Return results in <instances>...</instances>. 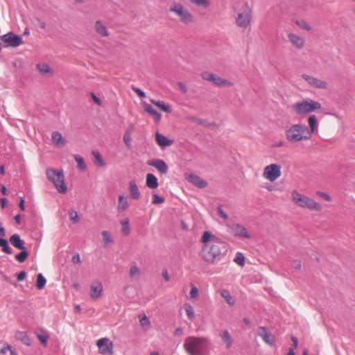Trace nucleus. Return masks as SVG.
Segmentation results:
<instances>
[{"instance_id": "680f3d73", "label": "nucleus", "mask_w": 355, "mask_h": 355, "mask_svg": "<svg viewBox=\"0 0 355 355\" xmlns=\"http://www.w3.org/2000/svg\"><path fill=\"white\" fill-rule=\"evenodd\" d=\"M192 120H193V121H194V122H197V123H198L199 124H201V125H205V126H207V121H205V120H202V119H198V118H196V117H193V118H192Z\"/></svg>"}, {"instance_id": "7ed1b4c3", "label": "nucleus", "mask_w": 355, "mask_h": 355, "mask_svg": "<svg viewBox=\"0 0 355 355\" xmlns=\"http://www.w3.org/2000/svg\"><path fill=\"white\" fill-rule=\"evenodd\" d=\"M234 10L236 24L241 28H246L250 24L252 17V8L249 3L244 1L242 4L234 3Z\"/></svg>"}, {"instance_id": "13d9d810", "label": "nucleus", "mask_w": 355, "mask_h": 355, "mask_svg": "<svg viewBox=\"0 0 355 355\" xmlns=\"http://www.w3.org/2000/svg\"><path fill=\"white\" fill-rule=\"evenodd\" d=\"M291 266L295 269L300 270L302 267L301 262L299 260H293Z\"/></svg>"}, {"instance_id": "0e129e2a", "label": "nucleus", "mask_w": 355, "mask_h": 355, "mask_svg": "<svg viewBox=\"0 0 355 355\" xmlns=\"http://www.w3.org/2000/svg\"><path fill=\"white\" fill-rule=\"evenodd\" d=\"M183 334V330L182 328L178 327L174 331V336H180Z\"/></svg>"}, {"instance_id": "1a4fd4ad", "label": "nucleus", "mask_w": 355, "mask_h": 355, "mask_svg": "<svg viewBox=\"0 0 355 355\" xmlns=\"http://www.w3.org/2000/svg\"><path fill=\"white\" fill-rule=\"evenodd\" d=\"M295 111L300 114H305L321 108V104L313 100H306L295 105Z\"/></svg>"}, {"instance_id": "39448f33", "label": "nucleus", "mask_w": 355, "mask_h": 355, "mask_svg": "<svg viewBox=\"0 0 355 355\" xmlns=\"http://www.w3.org/2000/svg\"><path fill=\"white\" fill-rule=\"evenodd\" d=\"M46 175L48 180L54 184L59 193H65L67 192V187L64 182V175L62 171L47 168Z\"/></svg>"}, {"instance_id": "3c124183", "label": "nucleus", "mask_w": 355, "mask_h": 355, "mask_svg": "<svg viewBox=\"0 0 355 355\" xmlns=\"http://www.w3.org/2000/svg\"><path fill=\"white\" fill-rule=\"evenodd\" d=\"M102 236L105 243H109L112 242L110 234L107 231H103Z\"/></svg>"}, {"instance_id": "69168bd1", "label": "nucleus", "mask_w": 355, "mask_h": 355, "mask_svg": "<svg viewBox=\"0 0 355 355\" xmlns=\"http://www.w3.org/2000/svg\"><path fill=\"white\" fill-rule=\"evenodd\" d=\"M162 276L166 282H168L170 280V276L167 272V270H164L162 271Z\"/></svg>"}, {"instance_id": "7c9ffc66", "label": "nucleus", "mask_w": 355, "mask_h": 355, "mask_svg": "<svg viewBox=\"0 0 355 355\" xmlns=\"http://www.w3.org/2000/svg\"><path fill=\"white\" fill-rule=\"evenodd\" d=\"M52 141L55 145H61L64 146L65 145V140L62 136V134L58 132L55 131L52 133Z\"/></svg>"}, {"instance_id": "603ef678", "label": "nucleus", "mask_w": 355, "mask_h": 355, "mask_svg": "<svg viewBox=\"0 0 355 355\" xmlns=\"http://www.w3.org/2000/svg\"><path fill=\"white\" fill-rule=\"evenodd\" d=\"M130 141H131L130 134L128 132H125L123 135V142L128 148H130Z\"/></svg>"}, {"instance_id": "4d7b16f0", "label": "nucleus", "mask_w": 355, "mask_h": 355, "mask_svg": "<svg viewBox=\"0 0 355 355\" xmlns=\"http://www.w3.org/2000/svg\"><path fill=\"white\" fill-rule=\"evenodd\" d=\"M317 194L319 196H320V197L323 198L324 199H325L327 201L330 202L331 200V196L329 194H327V193H324V192H322V191H318Z\"/></svg>"}, {"instance_id": "9b49d317", "label": "nucleus", "mask_w": 355, "mask_h": 355, "mask_svg": "<svg viewBox=\"0 0 355 355\" xmlns=\"http://www.w3.org/2000/svg\"><path fill=\"white\" fill-rule=\"evenodd\" d=\"M287 37L289 43L295 49L300 51L304 48L306 41L304 37L293 32H288Z\"/></svg>"}, {"instance_id": "6e6d98bb", "label": "nucleus", "mask_w": 355, "mask_h": 355, "mask_svg": "<svg viewBox=\"0 0 355 355\" xmlns=\"http://www.w3.org/2000/svg\"><path fill=\"white\" fill-rule=\"evenodd\" d=\"M90 96L96 104H97L98 105H101V100L100 99L99 97H98L94 92H91Z\"/></svg>"}, {"instance_id": "2f4dec72", "label": "nucleus", "mask_w": 355, "mask_h": 355, "mask_svg": "<svg viewBox=\"0 0 355 355\" xmlns=\"http://www.w3.org/2000/svg\"><path fill=\"white\" fill-rule=\"evenodd\" d=\"M214 239H219L218 238H216L214 234H212L210 232H205L203 233V235L201 238V241L204 243V245L206 244H211L213 240Z\"/></svg>"}, {"instance_id": "a18cd8bd", "label": "nucleus", "mask_w": 355, "mask_h": 355, "mask_svg": "<svg viewBox=\"0 0 355 355\" xmlns=\"http://www.w3.org/2000/svg\"><path fill=\"white\" fill-rule=\"evenodd\" d=\"M121 225L122 226V232L125 236H128L130 234V229L129 220L126 218L124 220L121 221Z\"/></svg>"}, {"instance_id": "4be33fe9", "label": "nucleus", "mask_w": 355, "mask_h": 355, "mask_svg": "<svg viewBox=\"0 0 355 355\" xmlns=\"http://www.w3.org/2000/svg\"><path fill=\"white\" fill-rule=\"evenodd\" d=\"M155 140L157 144L162 148L169 146L173 144L172 140L159 132L155 134Z\"/></svg>"}, {"instance_id": "cd10ccee", "label": "nucleus", "mask_w": 355, "mask_h": 355, "mask_svg": "<svg viewBox=\"0 0 355 355\" xmlns=\"http://www.w3.org/2000/svg\"><path fill=\"white\" fill-rule=\"evenodd\" d=\"M146 186L150 189H156L158 187L157 178L152 173L146 175Z\"/></svg>"}, {"instance_id": "0eeeda50", "label": "nucleus", "mask_w": 355, "mask_h": 355, "mask_svg": "<svg viewBox=\"0 0 355 355\" xmlns=\"http://www.w3.org/2000/svg\"><path fill=\"white\" fill-rule=\"evenodd\" d=\"M293 200L298 206L307 208L310 210L321 211L322 206L320 204L315 202L314 200L309 198L307 196L299 193L297 191H293L292 193Z\"/></svg>"}, {"instance_id": "ea45409f", "label": "nucleus", "mask_w": 355, "mask_h": 355, "mask_svg": "<svg viewBox=\"0 0 355 355\" xmlns=\"http://www.w3.org/2000/svg\"><path fill=\"white\" fill-rule=\"evenodd\" d=\"M92 154L94 157L95 159V163L98 166L101 167H103L105 166V163L100 154V153L98 150H92Z\"/></svg>"}, {"instance_id": "bb28decb", "label": "nucleus", "mask_w": 355, "mask_h": 355, "mask_svg": "<svg viewBox=\"0 0 355 355\" xmlns=\"http://www.w3.org/2000/svg\"><path fill=\"white\" fill-rule=\"evenodd\" d=\"M36 336L43 345H47L49 335L46 331L43 329H39L36 331Z\"/></svg>"}, {"instance_id": "49530a36", "label": "nucleus", "mask_w": 355, "mask_h": 355, "mask_svg": "<svg viewBox=\"0 0 355 355\" xmlns=\"http://www.w3.org/2000/svg\"><path fill=\"white\" fill-rule=\"evenodd\" d=\"M184 310L188 316V318L190 320H193L195 318V313L193 306L191 304H185Z\"/></svg>"}, {"instance_id": "864d4df0", "label": "nucleus", "mask_w": 355, "mask_h": 355, "mask_svg": "<svg viewBox=\"0 0 355 355\" xmlns=\"http://www.w3.org/2000/svg\"><path fill=\"white\" fill-rule=\"evenodd\" d=\"M198 293H199V291H198V288L192 284V288L190 291V297L191 299L196 298L198 296Z\"/></svg>"}, {"instance_id": "c03bdc74", "label": "nucleus", "mask_w": 355, "mask_h": 355, "mask_svg": "<svg viewBox=\"0 0 355 355\" xmlns=\"http://www.w3.org/2000/svg\"><path fill=\"white\" fill-rule=\"evenodd\" d=\"M73 157L76 162H77L78 168L81 171H85L87 168V166L84 159L79 155H75Z\"/></svg>"}, {"instance_id": "423d86ee", "label": "nucleus", "mask_w": 355, "mask_h": 355, "mask_svg": "<svg viewBox=\"0 0 355 355\" xmlns=\"http://www.w3.org/2000/svg\"><path fill=\"white\" fill-rule=\"evenodd\" d=\"M169 11L174 13L178 17L179 21L184 24H190L194 21L193 15L180 3H173L170 6Z\"/></svg>"}, {"instance_id": "4468645a", "label": "nucleus", "mask_w": 355, "mask_h": 355, "mask_svg": "<svg viewBox=\"0 0 355 355\" xmlns=\"http://www.w3.org/2000/svg\"><path fill=\"white\" fill-rule=\"evenodd\" d=\"M103 284L100 281L96 280L91 284L89 296L92 300L100 299L103 295Z\"/></svg>"}, {"instance_id": "20e7f679", "label": "nucleus", "mask_w": 355, "mask_h": 355, "mask_svg": "<svg viewBox=\"0 0 355 355\" xmlns=\"http://www.w3.org/2000/svg\"><path fill=\"white\" fill-rule=\"evenodd\" d=\"M308 133V127L303 124H295L286 130V137L290 142H299L308 140L311 135Z\"/></svg>"}, {"instance_id": "e433bc0d", "label": "nucleus", "mask_w": 355, "mask_h": 355, "mask_svg": "<svg viewBox=\"0 0 355 355\" xmlns=\"http://www.w3.org/2000/svg\"><path fill=\"white\" fill-rule=\"evenodd\" d=\"M0 355H17L15 349L9 344L2 347L0 350Z\"/></svg>"}, {"instance_id": "f03ea898", "label": "nucleus", "mask_w": 355, "mask_h": 355, "mask_svg": "<svg viewBox=\"0 0 355 355\" xmlns=\"http://www.w3.org/2000/svg\"><path fill=\"white\" fill-rule=\"evenodd\" d=\"M210 340L205 337H187L184 343V348L189 355H208Z\"/></svg>"}, {"instance_id": "2eb2a0df", "label": "nucleus", "mask_w": 355, "mask_h": 355, "mask_svg": "<svg viewBox=\"0 0 355 355\" xmlns=\"http://www.w3.org/2000/svg\"><path fill=\"white\" fill-rule=\"evenodd\" d=\"M302 77L310 87L316 88H326L328 86L327 82L318 78L307 74H303Z\"/></svg>"}, {"instance_id": "052dcab7", "label": "nucleus", "mask_w": 355, "mask_h": 355, "mask_svg": "<svg viewBox=\"0 0 355 355\" xmlns=\"http://www.w3.org/2000/svg\"><path fill=\"white\" fill-rule=\"evenodd\" d=\"M71 261L73 263H80V254L78 253L75 254L72 257Z\"/></svg>"}, {"instance_id": "72a5a7b5", "label": "nucleus", "mask_w": 355, "mask_h": 355, "mask_svg": "<svg viewBox=\"0 0 355 355\" xmlns=\"http://www.w3.org/2000/svg\"><path fill=\"white\" fill-rule=\"evenodd\" d=\"M189 2L196 5L198 7L207 9L211 6L210 0H189Z\"/></svg>"}, {"instance_id": "79ce46f5", "label": "nucleus", "mask_w": 355, "mask_h": 355, "mask_svg": "<svg viewBox=\"0 0 355 355\" xmlns=\"http://www.w3.org/2000/svg\"><path fill=\"white\" fill-rule=\"evenodd\" d=\"M220 295L225 299L227 304H229L231 306H233L234 304V301L232 299V297L230 295L229 291L223 289L220 291Z\"/></svg>"}, {"instance_id": "6ab92c4d", "label": "nucleus", "mask_w": 355, "mask_h": 355, "mask_svg": "<svg viewBox=\"0 0 355 355\" xmlns=\"http://www.w3.org/2000/svg\"><path fill=\"white\" fill-rule=\"evenodd\" d=\"M94 29L95 33L100 37H106L110 35V32L107 26L100 20L95 21L94 24Z\"/></svg>"}, {"instance_id": "aec40b11", "label": "nucleus", "mask_w": 355, "mask_h": 355, "mask_svg": "<svg viewBox=\"0 0 355 355\" xmlns=\"http://www.w3.org/2000/svg\"><path fill=\"white\" fill-rule=\"evenodd\" d=\"M128 189L131 198L139 200L141 197V193L139 191L137 184L135 180H130L128 183Z\"/></svg>"}, {"instance_id": "338daca9", "label": "nucleus", "mask_w": 355, "mask_h": 355, "mask_svg": "<svg viewBox=\"0 0 355 355\" xmlns=\"http://www.w3.org/2000/svg\"><path fill=\"white\" fill-rule=\"evenodd\" d=\"M24 202H25V201H24V198H20V201H19V208H20V209H21V211H24V210H25V205H24Z\"/></svg>"}, {"instance_id": "f8f14e48", "label": "nucleus", "mask_w": 355, "mask_h": 355, "mask_svg": "<svg viewBox=\"0 0 355 355\" xmlns=\"http://www.w3.org/2000/svg\"><path fill=\"white\" fill-rule=\"evenodd\" d=\"M99 352L102 354L112 355L113 352V343L107 338H103L99 339L96 343Z\"/></svg>"}, {"instance_id": "58836bf2", "label": "nucleus", "mask_w": 355, "mask_h": 355, "mask_svg": "<svg viewBox=\"0 0 355 355\" xmlns=\"http://www.w3.org/2000/svg\"><path fill=\"white\" fill-rule=\"evenodd\" d=\"M0 247L3 252L8 254H11L12 253V250L8 244V241L3 238H0Z\"/></svg>"}, {"instance_id": "e2e57ef3", "label": "nucleus", "mask_w": 355, "mask_h": 355, "mask_svg": "<svg viewBox=\"0 0 355 355\" xmlns=\"http://www.w3.org/2000/svg\"><path fill=\"white\" fill-rule=\"evenodd\" d=\"M291 340L293 342V346L294 348H297L298 346V339L297 337L292 336Z\"/></svg>"}, {"instance_id": "f704fd0d", "label": "nucleus", "mask_w": 355, "mask_h": 355, "mask_svg": "<svg viewBox=\"0 0 355 355\" xmlns=\"http://www.w3.org/2000/svg\"><path fill=\"white\" fill-rule=\"evenodd\" d=\"M151 103L159 107L162 111L171 113V108L169 105H165L164 101H155V100H150Z\"/></svg>"}, {"instance_id": "774afa93", "label": "nucleus", "mask_w": 355, "mask_h": 355, "mask_svg": "<svg viewBox=\"0 0 355 355\" xmlns=\"http://www.w3.org/2000/svg\"><path fill=\"white\" fill-rule=\"evenodd\" d=\"M243 322L246 327V328L250 329V321L248 318H243Z\"/></svg>"}, {"instance_id": "8fccbe9b", "label": "nucleus", "mask_w": 355, "mask_h": 355, "mask_svg": "<svg viewBox=\"0 0 355 355\" xmlns=\"http://www.w3.org/2000/svg\"><path fill=\"white\" fill-rule=\"evenodd\" d=\"M165 199L164 198L159 196L157 193L153 194V204L154 205H158L163 203L164 202Z\"/></svg>"}, {"instance_id": "dca6fc26", "label": "nucleus", "mask_w": 355, "mask_h": 355, "mask_svg": "<svg viewBox=\"0 0 355 355\" xmlns=\"http://www.w3.org/2000/svg\"><path fill=\"white\" fill-rule=\"evenodd\" d=\"M147 164L153 166L162 174H166L168 171V167L166 163L160 159H153L148 161Z\"/></svg>"}, {"instance_id": "f257e3e1", "label": "nucleus", "mask_w": 355, "mask_h": 355, "mask_svg": "<svg viewBox=\"0 0 355 355\" xmlns=\"http://www.w3.org/2000/svg\"><path fill=\"white\" fill-rule=\"evenodd\" d=\"M229 245L220 239H214L211 244L203 245L201 257L207 262L215 263L220 261L228 251Z\"/></svg>"}, {"instance_id": "4c0bfd02", "label": "nucleus", "mask_w": 355, "mask_h": 355, "mask_svg": "<svg viewBox=\"0 0 355 355\" xmlns=\"http://www.w3.org/2000/svg\"><path fill=\"white\" fill-rule=\"evenodd\" d=\"M21 252L15 256V259L19 263H24L28 257V252L27 251L26 247L23 248V249H19Z\"/></svg>"}, {"instance_id": "5701e85b", "label": "nucleus", "mask_w": 355, "mask_h": 355, "mask_svg": "<svg viewBox=\"0 0 355 355\" xmlns=\"http://www.w3.org/2000/svg\"><path fill=\"white\" fill-rule=\"evenodd\" d=\"M36 68L43 76H51L53 75V69L46 63H38Z\"/></svg>"}, {"instance_id": "473e14b6", "label": "nucleus", "mask_w": 355, "mask_h": 355, "mask_svg": "<svg viewBox=\"0 0 355 355\" xmlns=\"http://www.w3.org/2000/svg\"><path fill=\"white\" fill-rule=\"evenodd\" d=\"M221 338H222L223 341L225 343H226V347L227 349H229L232 347V343H233V340L230 334L229 333V331L227 330L223 331V332L221 335Z\"/></svg>"}, {"instance_id": "09e8293b", "label": "nucleus", "mask_w": 355, "mask_h": 355, "mask_svg": "<svg viewBox=\"0 0 355 355\" xmlns=\"http://www.w3.org/2000/svg\"><path fill=\"white\" fill-rule=\"evenodd\" d=\"M234 261L240 266H243L245 264V257L241 252H237Z\"/></svg>"}, {"instance_id": "412c9836", "label": "nucleus", "mask_w": 355, "mask_h": 355, "mask_svg": "<svg viewBox=\"0 0 355 355\" xmlns=\"http://www.w3.org/2000/svg\"><path fill=\"white\" fill-rule=\"evenodd\" d=\"M189 181L200 189H204L207 186V182L202 178L195 174L189 175Z\"/></svg>"}, {"instance_id": "37998d69", "label": "nucleus", "mask_w": 355, "mask_h": 355, "mask_svg": "<svg viewBox=\"0 0 355 355\" xmlns=\"http://www.w3.org/2000/svg\"><path fill=\"white\" fill-rule=\"evenodd\" d=\"M46 283V279L42 275V273H39L37 276L36 287L39 290H42L44 288Z\"/></svg>"}, {"instance_id": "b1692460", "label": "nucleus", "mask_w": 355, "mask_h": 355, "mask_svg": "<svg viewBox=\"0 0 355 355\" xmlns=\"http://www.w3.org/2000/svg\"><path fill=\"white\" fill-rule=\"evenodd\" d=\"M10 243L17 249H23L24 248V241L20 238L17 234H14L10 237Z\"/></svg>"}, {"instance_id": "f3484780", "label": "nucleus", "mask_w": 355, "mask_h": 355, "mask_svg": "<svg viewBox=\"0 0 355 355\" xmlns=\"http://www.w3.org/2000/svg\"><path fill=\"white\" fill-rule=\"evenodd\" d=\"M259 335L263 340L270 346L275 345V338L272 334L265 327H260L259 328Z\"/></svg>"}, {"instance_id": "393cba45", "label": "nucleus", "mask_w": 355, "mask_h": 355, "mask_svg": "<svg viewBox=\"0 0 355 355\" xmlns=\"http://www.w3.org/2000/svg\"><path fill=\"white\" fill-rule=\"evenodd\" d=\"M15 338L26 346L31 345V339L25 331H17L15 334Z\"/></svg>"}, {"instance_id": "c85d7f7f", "label": "nucleus", "mask_w": 355, "mask_h": 355, "mask_svg": "<svg viewBox=\"0 0 355 355\" xmlns=\"http://www.w3.org/2000/svg\"><path fill=\"white\" fill-rule=\"evenodd\" d=\"M295 24L297 27L307 32H311L313 31L312 26L305 19H296Z\"/></svg>"}, {"instance_id": "5fc2aeb1", "label": "nucleus", "mask_w": 355, "mask_h": 355, "mask_svg": "<svg viewBox=\"0 0 355 355\" xmlns=\"http://www.w3.org/2000/svg\"><path fill=\"white\" fill-rule=\"evenodd\" d=\"M218 215L225 220L228 218V215L226 212L224 211L221 206H219L218 208Z\"/></svg>"}, {"instance_id": "6e6552de", "label": "nucleus", "mask_w": 355, "mask_h": 355, "mask_svg": "<svg viewBox=\"0 0 355 355\" xmlns=\"http://www.w3.org/2000/svg\"><path fill=\"white\" fill-rule=\"evenodd\" d=\"M200 76L204 80L212 83L216 87H231L234 86L232 81L209 71H202Z\"/></svg>"}, {"instance_id": "c9c22d12", "label": "nucleus", "mask_w": 355, "mask_h": 355, "mask_svg": "<svg viewBox=\"0 0 355 355\" xmlns=\"http://www.w3.org/2000/svg\"><path fill=\"white\" fill-rule=\"evenodd\" d=\"M140 275V270L139 268L137 266L136 263H134L129 271V276L131 279H138Z\"/></svg>"}, {"instance_id": "a211bd4d", "label": "nucleus", "mask_w": 355, "mask_h": 355, "mask_svg": "<svg viewBox=\"0 0 355 355\" xmlns=\"http://www.w3.org/2000/svg\"><path fill=\"white\" fill-rule=\"evenodd\" d=\"M232 232L235 236L250 239V235L248 232L246 228L239 224H233L230 227Z\"/></svg>"}, {"instance_id": "ddd939ff", "label": "nucleus", "mask_w": 355, "mask_h": 355, "mask_svg": "<svg viewBox=\"0 0 355 355\" xmlns=\"http://www.w3.org/2000/svg\"><path fill=\"white\" fill-rule=\"evenodd\" d=\"M1 40L7 46L16 47L23 44L22 38L12 33H8L1 37Z\"/></svg>"}, {"instance_id": "de8ad7c7", "label": "nucleus", "mask_w": 355, "mask_h": 355, "mask_svg": "<svg viewBox=\"0 0 355 355\" xmlns=\"http://www.w3.org/2000/svg\"><path fill=\"white\" fill-rule=\"evenodd\" d=\"M69 219L73 224H76L80 221L78 212L74 209H70L69 211Z\"/></svg>"}, {"instance_id": "bf43d9fd", "label": "nucleus", "mask_w": 355, "mask_h": 355, "mask_svg": "<svg viewBox=\"0 0 355 355\" xmlns=\"http://www.w3.org/2000/svg\"><path fill=\"white\" fill-rule=\"evenodd\" d=\"M26 275V272L24 270L21 271L19 273L17 274V281L18 282L23 281L25 279Z\"/></svg>"}, {"instance_id": "c756f323", "label": "nucleus", "mask_w": 355, "mask_h": 355, "mask_svg": "<svg viewBox=\"0 0 355 355\" xmlns=\"http://www.w3.org/2000/svg\"><path fill=\"white\" fill-rule=\"evenodd\" d=\"M308 122L310 130L308 129L307 135H309V133L311 136L312 134L316 130L318 127V121L316 116L315 115H311L308 119Z\"/></svg>"}, {"instance_id": "a878e982", "label": "nucleus", "mask_w": 355, "mask_h": 355, "mask_svg": "<svg viewBox=\"0 0 355 355\" xmlns=\"http://www.w3.org/2000/svg\"><path fill=\"white\" fill-rule=\"evenodd\" d=\"M144 110L149 114L153 116L157 122H159L161 119L162 115L155 109H154L150 105L144 103Z\"/></svg>"}, {"instance_id": "a19ab883", "label": "nucleus", "mask_w": 355, "mask_h": 355, "mask_svg": "<svg viewBox=\"0 0 355 355\" xmlns=\"http://www.w3.org/2000/svg\"><path fill=\"white\" fill-rule=\"evenodd\" d=\"M128 207V202L127 198L123 196H119V202L117 209L119 211L126 209Z\"/></svg>"}, {"instance_id": "9d476101", "label": "nucleus", "mask_w": 355, "mask_h": 355, "mask_svg": "<svg viewBox=\"0 0 355 355\" xmlns=\"http://www.w3.org/2000/svg\"><path fill=\"white\" fill-rule=\"evenodd\" d=\"M263 176L267 180L273 182L281 175V166L276 164H271L265 167Z\"/></svg>"}]
</instances>
